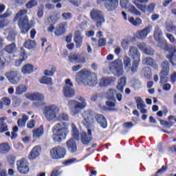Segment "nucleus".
<instances>
[{"mask_svg":"<svg viewBox=\"0 0 176 176\" xmlns=\"http://www.w3.org/2000/svg\"><path fill=\"white\" fill-rule=\"evenodd\" d=\"M21 56L22 57L21 60L25 61L27 58H28V55L25 52V50L23 47H21Z\"/></svg>","mask_w":176,"mask_h":176,"instance_id":"obj_58","label":"nucleus"},{"mask_svg":"<svg viewBox=\"0 0 176 176\" xmlns=\"http://www.w3.org/2000/svg\"><path fill=\"white\" fill-rule=\"evenodd\" d=\"M82 118L84 120L83 124L87 127H90L92 124H94V118H96L97 122L101 127L103 129H107V119L105 117L101 114H97L96 116L94 114V111H85L82 113Z\"/></svg>","mask_w":176,"mask_h":176,"instance_id":"obj_2","label":"nucleus"},{"mask_svg":"<svg viewBox=\"0 0 176 176\" xmlns=\"http://www.w3.org/2000/svg\"><path fill=\"white\" fill-rule=\"evenodd\" d=\"M131 43V39L130 38H125L123 39L122 41L121 42V46L123 49H125L127 50L129 49V45Z\"/></svg>","mask_w":176,"mask_h":176,"instance_id":"obj_49","label":"nucleus"},{"mask_svg":"<svg viewBox=\"0 0 176 176\" xmlns=\"http://www.w3.org/2000/svg\"><path fill=\"white\" fill-rule=\"evenodd\" d=\"M35 127V120H30L28 123H27V128L28 129H34Z\"/></svg>","mask_w":176,"mask_h":176,"instance_id":"obj_63","label":"nucleus"},{"mask_svg":"<svg viewBox=\"0 0 176 176\" xmlns=\"http://www.w3.org/2000/svg\"><path fill=\"white\" fill-rule=\"evenodd\" d=\"M143 53H144V54H148V56H153V50H152V48L146 47Z\"/></svg>","mask_w":176,"mask_h":176,"instance_id":"obj_62","label":"nucleus"},{"mask_svg":"<svg viewBox=\"0 0 176 176\" xmlns=\"http://www.w3.org/2000/svg\"><path fill=\"white\" fill-rule=\"evenodd\" d=\"M74 84L70 79L65 80V85L63 88V93L65 97L71 98L75 96V90H74Z\"/></svg>","mask_w":176,"mask_h":176,"instance_id":"obj_10","label":"nucleus"},{"mask_svg":"<svg viewBox=\"0 0 176 176\" xmlns=\"http://www.w3.org/2000/svg\"><path fill=\"white\" fill-rule=\"evenodd\" d=\"M124 66L126 71L131 69V60L128 56L124 58Z\"/></svg>","mask_w":176,"mask_h":176,"instance_id":"obj_39","label":"nucleus"},{"mask_svg":"<svg viewBox=\"0 0 176 176\" xmlns=\"http://www.w3.org/2000/svg\"><path fill=\"white\" fill-rule=\"evenodd\" d=\"M40 82L43 85H53L52 78L44 76L40 80Z\"/></svg>","mask_w":176,"mask_h":176,"instance_id":"obj_46","label":"nucleus"},{"mask_svg":"<svg viewBox=\"0 0 176 176\" xmlns=\"http://www.w3.org/2000/svg\"><path fill=\"white\" fill-rule=\"evenodd\" d=\"M135 102L137 104L138 109H141L142 108H145V107H146L145 102H144L143 100L140 97L135 98Z\"/></svg>","mask_w":176,"mask_h":176,"instance_id":"obj_43","label":"nucleus"},{"mask_svg":"<svg viewBox=\"0 0 176 176\" xmlns=\"http://www.w3.org/2000/svg\"><path fill=\"white\" fill-rule=\"evenodd\" d=\"M41 146H35L30 152L28 159H30V160H35V159H38L41 155Z\"/></svg>","mask_w":176,"mask_h":176,"instance_id":"obj_20","label":"nucleus"},{"mask_svg":"<svg viewBox=\"0 0 176 176\" xmlns=\"http://www.w3.org/2000/svg\"><path fill=\"white\" fill-rule=\"evenodd\" d=\"M5 75L11 85H17L21 80L20 73L17 71L11 70L6 72Z\"/></svg>","mask_w":176,"mask_h":176,"instance_id":"obj_11","label":"nucleus"},{"mask_svg":"<svg viewBox=\"0 0 176 176\" xmlns=\"http://www.w3.org/2000/svg\"><path fill=\"white\" fill-rule=\"evenodd\" d=\"M7 161L10 166H14V162H16V157L14 155H9L7 157Z\"/></svg>","mask_w":176,"mask_h":176,"instance_id":"obj_55","label":"nucleus"},{"mask_svg":"<svg viewBox=\"0 0 176 176\" xmlns=\"http://www.w3.org/2000/svg\"><path fill=\"white\" fill-rule=\"evenodd\" d=\"M14 148L16 151H23V149H24V146H23V144H21L20 142L14 143Z\"/></svg>","mask_w":176,"mask_h":176,"instance_id":"obj_59","label":"nucleus"},{"mask_svg":"<svg viewBox=\"0 0 176 176\" xmlns=\"http://www.w3.org/2000/svg\"><path fill=\"white\" fill-rule=\"evenodd\" d=\"M68 58L72 64H85L86 63V58L79 54L72 53L69 55Z\"/></svg>","mask_w":176,"mask_h":176,"instance_id":"obj_15","label":"nucleus"},{"mask_svg":"<svg viewBox=\"0 0 176 176\" xmlns=\"http://www.w3.org/2000/svg\"><path fill=\"white\" fill-rule=\"evenodd\" d=\"M126 10H128V12H129V13H131L132 14H134L135 16H141V12H140L136 8L135 6L129 4L128 5V6L126 7Z\"/></svg>","mask_w":176,"mask_h":176,"instance_id":"obj_32","label":"nucleus"},{"mask_svg":"<svg viewBox=\"0 0 176 176\" xmlns=\"http://www.w3.org/2000/svg\"><path fill=\"white\" fill-rule=\"evenodd\" d=\"M119 0H97V3L100 4L104 2V6L108 10H112L118 6V2Z\"/></svg>","mask_w":176,"mask_h":176,"instance_id":"obj_19","label":"nucleus"},{"mask_svg":"<svg viewBox=\"0 0 176 176\" xmlns=\"http://www.w3.org/2000/svg\"><path fill=\"white\" fill-rule=\"evenodd\" d=\"M120 6L122 9H126L127 6H129V0H120Z\"/></svg>","mask_w":176,"mask_h":176,"instance_id":"obj_60","label":"nucleus"},{"mask_svg":"<svg viewBox=\"0 0 176 176\" xmlns=\"http://www.w3.org/2000/svg\"><path fill=\"white\" fill-rule=\"evenodd\" d=\"M142 63L144 65H150V67H152L154 68V69H157V64H156V62L152 58H144L142 60Z\"/></svg>","mask_w":176,"mask_h":176,"instance_id":"obj_27","label":"nucleus"},{"mask_svg":"<svg viewBox=\"0 0 176 176\" xmlns=\"http://www.w3.org/2000/svg\"><path fill=\"white\" fill-rule=\"evenodd\" d=\"M43 114L47 122L53 120H69L68 114L60 113V107L57 104H47L43 108Z\"/></svg>","mask_w":176,"mask_h":176,"instance_id":"obj_1","label":"nucleus"},{"mask_svg":"<svg viewBox=\"0 0 176 176\" xmlns=\"http://www.w3.org/2000/svg\"><path fill=\"white\" fill-rule=\"evenodd\" d=\"M55 35L56 36H60V35H63V34H65V25L60 24L55 29Z\"/></svg>","mask_w":176,"mask_h":176,"instance_id":"obj_33","label":"nucleus"},{"mask_svg":"<svg viewBox=\"0 0 176 176\" xmlns=\"http://www.w3.org/2000/svg\"><path fill=\"white\" fill-rule=\"evenodd\" d=\"M162 70L160 73V83H166L167 82V77L168 76V73L170 72V64L168 61L165 60L162 63Z\"/></svg>","mask_w":176,"mask_h":176,"instance_id":"obj_12","label":"nucleus"},{"mask_svg":"<svg viewBox=\"0 0 176 176\" xmlns=\"http://www.w3.org/2000/svg\"><path fill=\"white\" fill-rule=\"evenodd\" d=\"M76 80L78 83H82L85 86L94 87L98 83L97 75L91 74L89 70H80L76 74Z\"/></svg>","mask_w":176,"mask_h":176,"instance_id":"obj_3","label":"nucleus"},{"mask_svg":"<svg viewBox=\"0 0 176 176\" xmlns=\"http://www.w3.org/2000/svg\"><path fill=\"white\" fill-rule=\"evenodd\" d=\"M23 75H31L35 71V66L31 63H26L21 67Z\"/></svg>","mask_w":176,"mask_h":176,"instance_id":"obj_23","label":"nucleus"},{"mask_svg":"<svg viewBox=\"0 0 176 176\" xmlns=\"http://www.w3.org/2000/svg\"><path fill=\"white\" fill-rule=\"evenodd\" d=\"M12 151V144L3 142L0 144V155H8Z\"/></svg>","mask_w":176,"mask_h":176,"instance_id":"obj_24","label":"nucleus"},{"mask_svg":"<svg viewBox=\"0 0 176 176\" xmlns=\"http://www.w3.org/2000/svg\"><path fill=\"white\" fill-rule=\"evenodd\" d=\"M126 77L121 78L117 85V89L120 93H123L124 87L126 86Z\"/></svg>","mask_w":176,"mask_h":176,"instance_id":"obj_34","label":"nucleus"},{"mask_svg":"<svg viewBox=\"0 0 176 176\" xmlns=\"http://www.w3.org/2000/svg\"><path fill=\"white\" fill-rule=\"evenodd\" d=\"M65 148L60 146L53 148L50 151V155L52 159H63L65 156Z\"/></svg>","mask_w":176,"mask_h":176,"instance_id":"obj_13","label":"nucleus"},{"mask_svg":"<svg viewBox=\"0 0 176 176\" xmlns=\"http://www.w3.org/2000/svg\"><path fill=\"white\" fill-rule=\"evenodd\" d=\"M173 120H169L168 121H166V120H160V124H162V126H164V127H165V129H171V127H173V126H174V122H173Z\"/></svg>","mask_w":176,"mask_h":176,"instance_id":"obj_41","label":"nucleus"},{"mask_svg":"<svg viewBox=\"0 0 176 176\" xmlns=\"http://www.w3.org/2000/svg\"><path fill=\"white\" fill-rule=\"evenodd\" d=\"M67 146L68 148V151L74 153V152H76L78 148L76 147V142H75V140H74L73 138L69 140L67 143Z\"/></svg>","mask_w":176,"mask_h":176,"instance_id":"obj_28","label":"nucleus"},{"mask_svg":"<svg viewBox=\"0 0 176 176\" xmlns=\"http://www.w3.org/2000/svg\"><path fill=\"white\" fill-rule=\"evenodd\" d=\"M6 34H8V36H7V39L8 41H14V39L16 38V35L14 34V32L13 30H6Z\"/></svg>","mask_w":176,"mask_h":176,"instance_id":"obj_51","label":"nucleus"},{"mask_svg":"<svg viewBox=\"0 0 176 176\" xmlns=\"http://www.w3.org/2000/svg\"><path fill=\"white\" fill-rule=\"evenodd\" d=\"M62 17L64 20H71V19H72V14L70 12H65L62 14Z\"/></svg>","mask_w":176,"mask_h":176,"instance_id":"obj_61","label":"nucleus"},{"mask_svg":"<svg viewBox=\"0 0 176 176\" xmlns=\"http://www.w3.org/2000/svg\"><path fill=\"white\" fill-rule=\"evenodd\" d=\"M91 19L93 21L96 23L98 27H101L104 23H105V18L104 17V14L100 10H93L90 12Z\"/></svg>","mask_w":176,"mask_h":176,"instance_id":"obj_8","label":"nucleus"},{"mask_svg":"<svg viewBox=\"0 0 176 176\" xmlns=\"http://www.w3.org/2000/svg\"><path fill=\"white\" fill-rule=\"evenodd\" d=\"M15 50H16V44L14 43L10 45H8L5 47V51L9 54L14 53Z\"/></svg>","mask_w":176,"mask_h":176,"instance_id":"obj_42","label":"nucleus"},{"mask_svg":"<svg viewBox=\"0 0 176 176\" xmlns=\"http://www.w3.org/2000/svg\"><path fill=\"white\" fill-rule=\"evenodd\" d=\"M27 13H28V10L27 9H22L16 14L14 18V22L19 21L18 24L22 34H27L30 30V24H28V16H25Z\"/></svg>","mask_w":176,"mask_h":176,"instance_id":"obj_5","label":"nucleus"},{"mask_svg":"<svg viewBox=\"0 0 176 176\" xmlns=\"http://www.w3.org/2000/svg\"><path fill=\"white\" fill-rule=\"evenodd\" d=\"M25 97H26L28 100H31L32 101H43V100H45V96L43 94L39 92H36L34 94L28 93L25 95Z\"/></svg>","mask_w":176,"mask_h":176,"instance_id":"obj_21","label":"nucleus"},{"mask_svg":"<svg viewBox=\"0 0 176 176\" xmlns=\"http://www.w3.org/2000/svg\"><path fill=\"white\" fill-rule=\"evenodd\" d=\"M110 71L116 76L123 75V63L121 59H118L110 64Z\"/></svg>","mask_w":176,"mask_h":176,"instance_id":"obj_7","label":"nucleus"},{"mask_svg":"<svg viewBox=\"0 0 176 176\" xmlns=\"http://www.w3.org/2000/svg\"><path fill=\"white\" fill-rule=\"evenodd\" d=\"M78 100H70L67 102V107L69 109L70 113L72 116H75L78 115L80 112L81 109H85L87 103L86 102V100L82 97H79Z\"/></svg>","mask_w":176,"mask_h":176,"instance_id":"obj_6","label":"nucleus"},{"mask_svg":"<svg viewBox=\"0 0 176 176\" xmlns=\"http://www.w3.org/2000/svg\"><path fill=\"white\" fill-rule=\"evenodd\" d=\"M128 21H129V23H131V24H132L133 25H135V27L140 25V24L142 23V20H141V19L136 18L135 19L134 17H133V16L129 17L128 19Z\"/></svg>","mask_w":176,"mask_h":176,"instance_id":"obj_37","label":"nucleus"},{"mask_svg":"<svg viewBox=\"0 0 176 176\" xmlns=\"http://www.w3.org/2000/svg\"><path fill=\"white\" fill-rule=\"evenodd\" d=\"M156 9V3H151L146 6V12L147 13H153Z\"/></svg>","mask_w":176,"mask_h":176,"instance_id":"obj_50","label":"nucleus"},{"mask_svg":"<svg viewBox=\"0 0 176 176\" xmlns=\"http://www.w3.org/2000/svg\"><path fill=\"white\" fill-rule=\"evenodd\" d=\"M58 20V16L57 15H52L47 18V21L50 24H54L57 23Z\"/></svg>","mask_w":176,"mask_h":176,"instance_id":"obj_52","label":"nucleus"},{"mask_svg":"<svg viewBox=\"0 0 176 176\" xmlns=\"http://www.w3.org/2000/svg\"><path fill=\"white\" fill-rule=\"evenodd\" d=\"M28 120V116H27L26 115H23L22 118L18 120V122H17L18 126L19 127H24Z\"/></svg>","mask_w":176,"mask_h":176,"instance_id":"obj_40","label":"nucleus"},{"mask_svg":"<svg viewBox=\"0 0 176 176\" xmlns=\"http://www.w3.org/2000/svg\"><path fill=\"white\" fill-rule=\"evenodd\" d=\"M24 47L29 50H34L36 47V43L32 40H28L24 43Z\"/></svg>","mask_w":176,"mask_h":176,"instance_id":"obj_36","label":"nucleus"},{"mask_svg":"<svg viewBox=\"0 0 176 176\" xmlns=\"http://www.w3.org/2000/svg\"><path fill=\"white\" fill-rule=\"evenodd\" d=\"M43 6L38 8L37 16L38 17H43Z\"/></svg>","mask_w":176,"mask_h":176,"instance_id":"obj_64","label":"nucleus"},{"mask_svg":"<svg viewBox=\"0 0 176 176\" xmlns=\"http://www.w3.org/2000/svg\"><path fill=\"white\" fill-rule=\"evenodd\" d=\"M80 141L83 145H89L91 142V130L88 129V134L85 132L80 133Z\"/></svg>","mask_w":176,"mask_h":176,"instance_id":"obj_22","label":"nucleus"},{"mask_svg":"<svg viewBox=\"0 0 176 176\" xmlns=\"http://www.w3.org/2000/svg\"><path fill=\"white\" fill-rule=\"evenodd\" d=\"M52 139L55 142H63L69 134V125L66 122L57 123L52 129Z\"/></svg>","mask_w":176,"mask_h":176,"instance_id":"obj_4","label":"nucleus"},{"mask_svg":"<svg viewBox=\"0 0 176 176\" xmlns=\"http://www.w3.org/2000/svg\"><path fill=\"white\" fill-rule=\"evenodd\" d=\"M54 72H56V68L52 67L50 70L44 71V74L47 76H53V75H54Z\"/></svg>","mask_w":176,"mask_h":176,"instance_id":"obj_56","label":"nucleus"},{"mask_svg":"<svg viewBox=\"0 0 176 176\" xmlns=\"http://www.w3.org/2000/svg\"><path fill=\"white\" fill-rule=\"evenodd\" d=\"M27 85L24 84H20L15 88V94H16L17 96H21V94H24V93L27 91Z\"/></svg>","mask_w":176,"mask_h":176,"instance_id":"obj_30","label":"nucleus"},{"mask_svg":"<svg viewBox=\"0 0 176 176\" xmlns=\"http://www.w3.org/2000/svg\"><path fill=\"white\" fill-rule=\"evenodd\" d=\"M74 41L76 43V47H81L83 43V36L80 34V31H76L74 34Z\"/></svg>","mask_w":176,"mask_h":176,"instance_id":"obj_26","label":"nucleus"},{"mask_svg":"<svg viewBox=\"0 0 176 176\" xmlns=\"http://www.w3.org/2000/svg\"><path fill=\"white\" fill-rule=\"evenodd\" d=\"M12 14V11H10V10H7L4 14H0V19L4 20V19H8V17H10Z\"/></svg>","mask_w":176,"mask_h":176,"instance_id":"obj_53","label":"nucleus"},{"mask_svg":"<svg viewBox=\"0 0 176 176\" xmlns=\"http://www.w3.org/2000/svg\"><path fill=\"white\" fill-rule=\"evenodd\" d=\"M153 38L155 41L158 42L159 47L163 48L164 46V41H163V32L158 25H156L153 32Z\"/></svg>","mask_w":176,"mask_h":176,"instance_id":"obj_14","label":"nucleus"},{"mask_svg":"<svg viewBox=\"0 0 176 176\" xmlns=\"http://www.w3.org/2000/svg\"><path fill=\"white\" fill-rule=\"evenodd\" d=\"M71 129L72 138L76 140V141H79V131L78 130V128L76 127L75 123L71 124Z\"/></svg>","mask_w":176,"mask_h":176,"instance_id":"obj_29","label":"nucleus"},{"mask_svg":"<svg viewBox=\"0 0 176 176\" xmlns=\"http://www.w3.org/2000/svg\"><path fill=\"white\" fill-rule=\"evenodd\" d=\"M152 32V25H149L144 28L143 30H139L136 32L135 36L138 39H145L148 34Z\"/></svg>","mask_w":176,"mask_h":176,"instance_id":"obj_17","label":"nucleus"},{"mask_svg":"<svg viewBox=\"0 0 176 176\" xmlns=\"http://www.w3.org/2000/svg\"><path fill=\"white\" fill-rule=\"evenodd\" d=\"M140 60H133L132 64V67L131 68L133 72H137V69H138V66L140 65Z\"/></svg>","mask_w":176,"mask_h":176,"instance_id":"obj_54","label":"nucleus"},{"mask_svg":"<svg viewBox=\"0 0 176 176\" xmlns=\"http://www.w3.org/2000/svg\"><path fill=\"white\" fill-rule=\"evenodd\" d=\"M166 58L173 65V67H176V54H169L166 55Z\"/></svg>","mask_w":176,"mask_h":176,"instance_id":"obj_38","label":"nucleus"},{"mask_svg":"<svg viewBox=\"0 0 176 176\" xmlns=\"http://www.w3.org/2000/svg\"><path fill=\"white\" fill-rule=\"evenodd\" d=\"M18 173L27 175L30 173V163L25 158H22L16 162Z\"/></svg>","mask_w":176,"mask_h":176,"instance_id":"obj_9","label":"nucleus"},{"mask_svg":"<svg viewBox=\"0 0 176 176\" xmlns=\"http://www.w3.org/2000/svg\"><path fill=\"white\" fill-rule=\"evenodd\" d=\"M142 74H143V75L146 78L149 79L151 78V76H152V70H151V68H149V67H146L142 69Z\"/></svg>","mask_w":176,"mask_h":176,"instance_id":"obj_47","label":"nucleus"},{"mask_svg":"<svg viewBox=\"0 0 176 176\" xmlns=\"http://www.w3.org/2000/svg\"><path fill=\"white\" fill-rule=\"evenodd\" d=\"M115 94H116V91L115 89H109L107 92V100H116Z\"/></svg>","mask_w":176,"mask_h":176,"instance_id":"obj_48","label":"nucleus"},{"mask_svg":"<svg viewBox=\"0 0 176 176\" xmlns=\"http://www.w3.org/2000/svg\"><path fill=\"white\" fill-rule=\"evenodd\" d=\"M35 6H38L37 0H30L25 4L27 9H32V8H35Z\"/></svg>","mask_w":176,"mask_h":176,"instance_id":"obj_45","label":"nucleus"},{"mask_svg":"<svg viewBox=\"0 0 176 176\" xmlns=\"http://www.w3.org/2000/svg\"><path fill=\"white\" fill-rule=\"evenodd\" d=\"M32 137L34 140H39L43 134H45V129L43 125L40 126L32 130Z\"/></svg>","mask_w":176,"mask_h":176,"instance_id":"obj_25","label":"nucleus"},{"mask_svg":"<svg viewBox=\"0 0 176 176\" xmlns=\"http://www.w3.org/2000/svg\"><path fill=\"white\" fill-rule=\"evenodd\" d=\"M116 79L115 78H102L100 82V86L105 87L108 86V85H111L112 82H115Z\"/></svg>","mask_w":176,"mask_h":176,"instance_id":"obj_35","label":"nucleus"},{"mask_svg":"<svg viewBox=\"0 0 176 176\" xmlns=\"http://www.w3.org/2000/svg\"><path fill=\"white\" fill-rule=\"evenodd\" d=\"M6 120V117H3L0 118V133H6L9 129L8 128V124L5 121Z\"/></svg>","mask_w":176,"mask_h":176,"instance_id":"obj_31","label":"nucleus"},{"mask_svg":"<svg viewBox=\"0 0 176 176\" xmlns=\"http://www.w3.org/2000/svg\"><path fill=\"white\" fill-rule=\"evenodd\" d=\"M137 47L142 52H144L147 47L145 43L140 42L137 43Z\"/></svg>","mask_w":176,"mask_h":176,"instance_id":"obj_57","label":"nucleus"},{"mask_svg":"<svg viewBox=\"0 0 176 176\" xmlns=\"http://www.w3.org/2000/svg\"><path fill=\"white\" fill-rule=\"evenodd\" d=\"M128 54L133 61H141V54L138 51V48L134 46L130 47Z\"/></svg>","mask_w":176,"mask_h":176,"instance_id":"obj_18","label":"nucleus"},{"mask_svg":"<svg viewBox=\"0 0 176 176\" xmlns=\"http://www.w3.org/2000/svg\"><path fill=\"white\" fill-rule=\"evenodd\" d=\"M133 3L135 5L136 8H138L140 12H142V13H146V5L141 4L137 3V1H133Z\"/></svg>","mask_w":176,"mask_h":176,"instance_id":"obj_44","label":"nucleus"},{"mask_svg":"<svg viewBox=\"0 0 176 176\" xmlns=\"http://www.w3.org/2000/svg\"><path fill=\"white\" fill-rule=\"evenodd\" d=\"M106 106L100 104L99 108L102 111H116V109H115V107H116V99L108 100L106 101Z\"/></svg>","mask_w":176,"mask_h":176,"instance_id":"obj_16","label":"nucleus"}]
</instances>
